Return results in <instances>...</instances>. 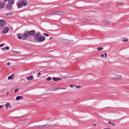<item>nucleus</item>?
I'll return each mask as SVG.
<instances>
[{
	"label": "nucleus",
	"mask_w": 129,
	"mask_h": 129,
	"mask_svg": "<svg viewBox=\"0 0 129 129\" xmlns=\"http://www.w3.org/2000/svg\"><path fill=\"white\" fill-rule=\"evenodd\" d=\"M123 41L124 42H126L128 41V39L127 38H124L123 39Z\"/></svg>",
	"instance_id": "nucleus-22"
},
{
	"label": "nucleus",
	"mask_w": 129,
	"mask_h": 129,
	"mask_svg": "<svg viewBox=\"0 0 129 129\" xmlns=\"http://www.w3.org/2000/svg\"><path fill=\"white\" fill-rule=\"evenodd\" d=\"M12 52L13 53H20V52L16 51L14 50H12Z\"/></svg>",
	"instance_id": "nucleus-24"
},
{
	"label": "nucleus",
	"mask_w": 129,
	"mask_h": 129,
	"mask_svg": "<svg viewBox=\"0 0 129 129\" xmlns=\"http://www.w3.org/2000/svg\"><path fill=\"white\" fill-rule=\"evenodd\" d=\"M33 73H34L35 72H34V71H33Z\"/></svg>",
	"instance_id": "nucleus-45"
},
{
	"label": "nucleus",
	"mask_w": 129,
	"mask_h": 129,
	"mask_svg": "<svg viewBox=\"0 0 129 129\" xmlns=\"http://www.w3.org/2000/svg\"><path fill=\"white\" fill-rule=\"evenodd\" d=\"M70 87L71 88H72L73 87V85H70Z\"/></svg>",
	"instance_id": "nucleus-41"
},
{
	"label": "nucleus",
	"mask_w": 129,
	"mask_h": 129,
	"mask_svg": "<svg viewBox=\"0 0 129 129\" xmlns=\"http://www.w3.org/2000/svg\"><path fill=\"white\" fill-rule=\"evenodd\" d=\"M10 62H7V65H9L10 64Z\"/></svg>",
	"instance_id": "nucleus-38"
},
{
	"label": "nucleus",
	"mask_w": 129,
	"mask_h": 129,
	"mask_svg": "<svg viewBox=\"0 0 129 129\" xmlns=\"http://www.w3.org/2000/svg\"><path fill=\"white\" fill-rule=\"evenodd\" d=\"M29 37V35L27 33V31H25L24 33L22 35V39L23 40H25L27 39Z\"/></svg>",
	"instance_id": "nucleus-4"
},
{
	"label": "nucleus",
	"mask_w": 129,
	"mask_h": 129,
	"mask_svg": "<svg viewBox=\"0 0 129 129\" xmlns=\"http://www.w3.org/2000/svg\"><path fill=\"white\" fill-rule=\"evenodd\" d=\"M88 20L86 19H83L81 20V21L82 22H86Z\"/></svg>",
	"instance_id": "nucleus-18"
},
{
	"label": "nucleus",
	"mask_w": 129,
	"mask_h": 129,
	"mask_svg": "<svg viewBox=\"0 0 129 129\" xmlns=\"http://www.w3.org/2000/svg\"><path fill=\"white\" fill-rule=\"evenodd\" d=\"M51 126V125L50 124H47L43 125H39L38 126H36V127L37 128H42L49 127Z\"/></svg>",
	"instance_id": "nucleus-6"
},
{
	"label": "nucleus",
	"mask_w": 129,
	"mask_h": 129,
	"mask_svg": "<svg viewBox=\"0 0 129 129\" xmlns=\"http://www.w3.org/2000/svg\"><path fill=\"white\" fill-rule=\"evenodd\" d=\"M8 0H4L5 2H7Z\"/></svg>",
	"instance_id": "nucleus-43"
},
{
	"label": "nucleus",
	"mask_w": 129,
	"mask_h": 129,
	"mask_svg": "<svg viewBox=\"0 0 129 129\" xmlns=\"http://www.w3.org/2000/svg\"><path fill=\"white\" fill-rule=\"evenodd\" d=\"M8 3L10 5H13L14 4V0H8Z\"/></svg>",
	"instance_id": "nucleus-13"
},
{
	"label": "nucleus",
	"mask_w": 129,
	"mask_h": 129,
	"mask_svg": "<svg viewBox=\"0 0 129 129\" xmlns=\"http://www.w3.org/2000/svg\"><path fill=\"white\" fill-rule=\"evenodd\" d=\"M103 49V47H100L99 48H97V49L99 51L102 50Z\"/></svg>",
	"instance_id": "nucleus-25"
},
{
	"label": "nucleus",
	"mask_w": 129,
	"mask_h": 129,
	"mask_svg": "<svg viewBox=\"0 0 129 129\" xmlns=\"http://www.w3.org/2000/svg\"><path fill=\"white\" fill-rule=\"evenodd\" d=\"M93 125H94V126H96V125H95V124H93Z\"/></svg>",
	"instance_id": "nucleus-46"
},
{
	"label": "nucleus",
	"mask_w": 129,
	"mask_h": 129,
	"mask_svg": "<svg viewBox=\"0 0 129 129\" xmlns=\"http://www.w3.org/2000/svg\"><path fill=\"white\" fill-rule=\"evenodd\" d=\"M58 12H55L53 13H51V14L52 15L53 14H57L58 15Z\"/></svg>",
	"instance_id": "nucleus-23"
},
{
	"label": "nucleus",
	"mask_w": 129,
	"mask_h": 129,
	"mask_svg": "<svg viewBox=\"0 0 129 129\" xmlns=\"http://www.w3.org/2000/svg\"><path fill=\"white\" fill-rule=\"evenodd\" d=\"M44 34L45 36H47V37L48 36H49V34H48L44 33Z\"/></svg>",
	"instance_id": "nucleus-30"
},
{
	"label": "nucleus",
	"mask_w": 129,
	"mask_h": 129,
	"mask_svg": "<svg viewBox=\"0 0 129 129\" xmlns=\"http://www.w3.org/2000/svg\"><path fill=\"white\" fill-rule=\"evenodd\" d=\"M9 93V92H7V95Z\"/></svg>",
	"instance_id": "nucleus-42"
},
{
	"label": "nucleus",
	"mask_w": 129,
	"mask_h": 129,
	"mask_svg": "<svg viewBox=\"0 0 129 129\" xmlns=\"http://www.w3.org/2000/svg\"><path fill=\"white\" fill-rule=\"evenodd\" d=\"M108 123L111 125L112 126H115V123H112L110 121H109L108 122Z\"/></svg>",
	"instance_id": "nucleus-20"
},
{
	"label": "nucleus",
	"mask_w": 129,
	"mask_h": 129,
	"mask_svg": "<svg viewBox=\"0 0 129 129\" xmlns=\"http://www.w3.org/2000/svg\"><path fill=\"white\" fill-rule=\"evenodd\" d=\"M3 107V106L2 105H0V109L2 108V107Z\"/></svg>",
	"instance_id": "nucleus-39"
},
{
	"label": "nucleus",
	"mask_w": 129,
	"mask_h": 129,
	"mask_svg": "<svg viewBox=\"0 0 129 129\" xmlns=\"http://www.w3.org/2000/svg\"><path fill=\"white\" fill-rule=\"evenodd\" d=\"M52 79L54 81H57L61 80L62 79L58 78L53 77V78Z\"/></svg>",
	"instance_id": "nucleus-12"
},
{
	"label": "nucleus",
	"mask_w": 129,
	"mask_h": 129,
	"mask_svg": "<svg viewBox=\"0 0 129 129\" xmlns=\"http://www.w3.org/2000/svg\"><path fill=\"white\" fill-rule=\"evenodd\" d=\"M100 56L102 57H103L104 56V55L103 54H101Z\"/></svg>",
	"instance_id": "nucleus-33"
},
{
	"label": "nucleus",
	"mask_w": 129,
	"mask_h": 129,
	"mask_svg": "<svg viewBox=\"0 0 129 129\" xmlns=\"http://www.w3.org/2000/svg\"><path fill=\"white\" fill-rule=\"evenodd\" d=\"M33 79V76H30L26 78V79L28 80H32Z\"/></svg>",
	"instance_id": "nucleus-14"
},
{
	"label": "nucleus",
	"mask_w": 129,
	"mask_h": 129,
	"mask_svg": "<svg viewBox=\"0 0 129 129\" xmlns=\"http://www.w3.org/2000/svg\"><path fill=\"white\" fill-rule=\"evenodd\" d=\"M28 2L27 0L19 1L16 3L17 5L18 8H21L23 6H26Z\"/></svg>",
	"instance_id": "nucleus-2"
},
{
	"label": "nucleus",
	"mask_w": 129,
	"mask_h": 129,
	"mask_svg": "<svg viewBox=\"0 0 129 129\" xmlns=\"http://www.w3.org/2000/svg\"><path fill=\"white\" fill-rule=\"evenodd\" d=\"M2 3L1 1H0V8H2L4 7V6L3 5H2Z\"/></svg>",
	"instance_id": "nucleus-27"
},
{
	"label": "nucleus",
	"mask_w": 129,
	"mask_h": 129,
	"mask_svg": "<svg viewBox=\"0 0 129 129\" xmlns=\"http://www.w3.org/2000/svg\"><path fill=\"white\" fill-rule=\"evenodd\" d=\"M35 33V31L34 30H32L29 31H27V33L29 35V36H33Z\"/></svg>",
	"instance_id": "nucleus-8"
},
{
	"label": "nucleus",
	"mask_w": 129,
	"mask_h": 129,
	"mask_svg": "<svg viewBox=\"0 0 129 129\" xmlns=\"http://www.w3.org/2000/svg\"><path fill=\"white\" fill-rule=\"evenodd\" d=\"M23 98V97L22 96H18L16 97V100L17 101L20 99H22Z\"/></svg>",
	"instance_id": "nucleus-15"
},
{
	"label": "nucleus",
	"mask_w": 129,
	"mask_h": 129,
	"mask_svg": "<svg viewBox=\"0 0 129 129\" xmlns=\"http://www.w3.org/2000/svg\"><path fill=\"white\" fill-rule=\"evenodd\" d=\"M9 28L8 27H6L2 31L3 33L4 34L7 33L9 31Z\"/></svg>",
	"instance_id": "nucleus-9"
},
{
	"label": "nucleus",
	"mask_w": 129,
	"mask_h": 129,
	"mask_svg": "<svg viewBox=\"0 0 129 129\" xmlns=\"http://www.w3.org/2000/svg\"><path fill=\"white\" fill-rule=\"evenodd\" d=\"M52 39V38H50L49 39L51 40Z\"/></svg>",
	"instance_id": "nucleus-44"
},
{
	"label": "nucleus",
	"mask_w": 129,
	"mask_h": 129,
	"mask_svg": "<svg viewBox=\"0 0 129 129\" xmlns=\"http://www.w3.org/2000/svg\"><path fill=\"white\" fill-rule=\"evenodd\" d=\"M17 36L19 39H22V36H21L20 34H18L17 35Z\"/></svg>",
	"instance_id": "nucleus-19"
},
{
	"label": "nucleus",
	"mask_w": 129,
	"mask_h": 129,
	"mask_svg": "<svg viewBox=\"0 0 129 129\" xmlns=\"http://www.w3.org/2000/svg\"><path fill=\"white\" fill-rule=\"evenodd\" d=\"M2 50L3 51H5V50H6L5 47H4V48H2Z\"/></svg>",
	"instance_id": "nucleus-34"
},
{
	"label": "nucleus",
	"mask_w": 129,
	"mask_h": 129,
	"mask_svg": "<svg viewBox=\"0 0 129 129\" xmlns=\"http://www.w3.org/2000/svg\"><path fill=\"white\" fill-rule=\"evenodd\" d=\"M5 48L6 50H9V48L8 46L6 47H5Z\"/></svg>",
	"instance_id": "nucleus-31"
},
{
	"label": "nucleus",
	"mask_w": 129,
	"mask_h": 129,
	"mask_svg": "<svg viewBox=\"0 0 129 129\" xmlns=\"http://www.w3.org/2000/svg\"><path fill=\"white\" fill-rule=\"evenodd\" d=\"M6 23L5 21L3 19L0 20V29H2L3 26L5 25Z\"/></svg>",
	"instance_id": "nucleus-5"
},
{
	"label": "nucleus",
	"mask_w": 129,
	"mask_h": 129,
	"mask_svg": "<svg viewBox=\"0 0 129 129\" xmlns=\"http://www.w3.org/2000/svg\"><path fill=\"white\" fill-rule=\"evenodd\" d=\"M57 89H65V88H57Z\"/></svg>",
	"instance_id": "nucleus-37"
},
{
	"label": "nucleus",
	"mask_w": 129,
	"mask_h": 129,
	"mask_svg": "<svg viewBox=\"0 0 129 129\" xmlns=\"http://www.w3.org/2000/svg\"><path fill=\"white\" fill-rule=\"evenodd\" d=\"M102 23L105 25H109V23L108 22L105 21H102Z\"/></svg>",
	"instance_id": "nucleus-17"
},
{
	"label": "nucleus",
	"mask_w": 129,
	"mask_h": 129,
	"mask_svg": "<svg viewBox=\"0 0 129 129\" xmlns=\"http://www.w3.org/2000/svg\"><path fill=\"white\" fill-rule=\"evenodd\" d=\"M107 54L106 53H105V57L106 58L107 56Z\"/></svg>",
	"instance_id": "nucleus-36"
},
{
	"label": "nucleus",
	"mask_w": 129,
	"mask_h": 129,
	"mask_svg": "<svg viewBox=\"0 0 129 129\" xmlns=\"http://www.w3.org/2000/svg\"><path fill=\"white\" fill-rule=\"evenodd\" d=\"M41 74V73L40 72L38 74V75H37L38 77H39L40 76L39 75H40Z\"/></svg>",
	"instance_id": "nucleus-32"
},
{
	"label": "nucleus",
	"mask_w": 129,
	"mask_h": 129,
	"mask_svg": "<svg viewBox=\"0 0 129 129\" xmlns=\"http://www.w3.org/2000/svg\"><path fill=\"white\" fill-rule=\"evenodd\" d=\"M59 40L61 42L64 44H68L70 42H72V40L69 41L68 40L64 38H62L60 39H59Z\"/></svg>",
	"instance_id": "nucleus-3"
},
{
	"label": "nucleus",
	"mask_w": 129,
	"mask_h": 129,
	"mask_svg": "<svg viewBox=\"0 0 129 129\" xmlns=\"http://www.w3.org/2000/svg\"><path fill=\"white\" fill-rule=\"evenodd\" d=\"M11 14V13H7L6 14V15H10V14Z\"/></svg>",
	"instance_id": "nucleus-35"
},
{
	"label": "nucleus",
	"mask_w": 129,
	"mask_h": 129,
	"mask_svg": "<svg viewBox=\"0 0 129 129\" xmlns=\"http://www.w3.org/2000/svg\"><path fill=\"white\" fill-rule=\"evenodd\" d=\"M74 86H75L76 88H80L81 87L80 86H76L74 85Z\"/></svg>",
	"instance_id": "nucleus-29"
},
{
	"label": "nucleus",
	"mask_w": 129,
	"mask_h": 129,
	"mask_svg": "<svg viewBox=\"0 0 129 129\" xmlns=\"http://www.w3.org/2000/svg\"><path fill=\"white\" fill-rule=\"evenodd\" d=\"M8 107L10 108H11V106L9 105V103H8L5 104V107L6 109H8Z\"/></svg>",
	"instance_id": "nucleus-11"
},
{
	"label": "nucleus",
	"mask_w": 129,
	"mask_h": 129,
	"mask_svg": "<svg viewBox=\"0 0 129 129\" xmlns=\"http://www.w3.org/2000/svg\"><path fill=\"white\" fill-rule=\"evenodd\" d=\"M118 73L116 72H114L113 74L115 75L116 78L117 79H120L122 78V76L121 75H117Z\"/></svg>",
	"instance_id": "nucleus-7"
},
{
	"label": "nucleus",
	"mask_w": 129,
	"mask_h": 129,
	"mask_svg": "<svg viewBox=\"0 0 129 129\" xmlns=\"http://www.w3.org/2000/svg\"><path fill=\"white\" fill-rule=\"evenodd\" d=\"M19 89H16L14 91V93H16L17 92L19 91Z\"/></svg>",
	"instance_id": "nucleus-28"
},
{
	"label": "nucleus",
	"mask_w": 129,
	"mask_h": 129,
	"mask_svg": "<svg viewBox=\"0 0 129 129\" xmlns=\"http://www.w3.org/2000/svg\"><path fill=\"white\" fill-rule=\"evenodd\" d=\"M64 14L63 12L60 11H59L58 15H62Z\"/></svg>",
	"instance_id": "nucleus-21"
},
{
	"label": "nucleus",
	"mask_w": 129,
	"mask_h": 129,
	"mask_svg": "<svg viewBox=\"0 0 129 129\" xmlns=\"http://www.w3.org/2000/svg\"><path fill=\"white\" fill-rule=\"evenodd\" d=\"M34 37L35 40L37 41L38 42H43L45 40V37L44 36H41V35L39 33H36Z\"/></svg>",
	"instance_id": "nucleus-1"
},
{
	"label": "nucleus",
	"mask_w": 129,
	"mask_h": 129,
	"mask_svg": "<svg viewBox=\"0 0 129 129\" xmlns=\"http://www.w3.org/2000/svg\"><path fill=\"white\" fill-rule=\"evenodd\" d=\"M14 75V74H13L11 75L10 76L8 77V79L9 80L13 79V76Z\"/></svg>",
	"instance_id": "nucleus-16"
},
{
	"label": "nucleus",
	"mask_w": 129,
	"mask_h": 129,
	"mask_svg": "<svg viewBox=\"0 0 129 129\" xmlns=\"http://www.w3.org/2000/svg\"><path fill=\"white\" fill-rule=\"evenodd\" d=\"M4 46V45L3 44H2L1 45H0V46L1 47H2V46Z\"/></svg>",
	"instance_id": "nucleus-40"
},
{
	"label": "nucleus",
	"mask_w": 129,
	"mask_h": 129,
	"mask_svg": "<svg viewBox=\"0 0 129 129\" xmlns=\"http://www.w3.org/2000/svg\"><path fill=\"white\" fill-rule=\"evenodd\" d=\"M11 5H10L9 4H7L6 5V8L7 9L10 10H11L12 8Z\"/></svg>",
	"instance_id": "nucleus-10"
},
{
	"label": "nucleus",
	"mask_w": 129,
	"mask_h": 129,
	"mask_svg": "<svg viewBox=\"0 0 129 129\" xmlns=\"http://www.w3.org/2000/svg\"><path fill=\"white\" fill-rule=\"evenodd\" d=\"M51 80V78L50 77H49L47 78V80L48 81H49Z\"/></svg>",
	"instance_id": "nucleus-26"
}]
</instances>
